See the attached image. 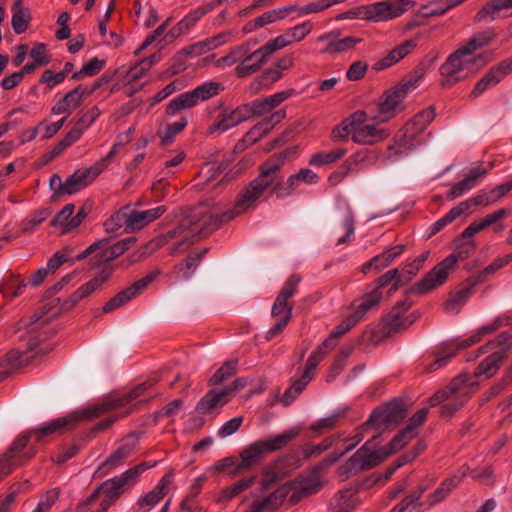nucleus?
Listing matches in <instances>:
<instances>
[{"instance_id": "obj_44", "label": "nucleus", "mask_w": 512, "mask_h": 512, "mask_svg": "<svg viewBox=\"0 0 512 512\" xmlns=\"http://www.w3.org/2000/svg\"><path fill=\"white\" fill-rule=\"evenodd\" d=\"M347 153L346 148H336L332 151L328 152H318L309 158V165L315 166V167H321L324 165H329L336 163L340 159H342Z\"/></svg>"}, {"instance_id": "obj_5", "label": "nucleus", "mask_w": 512, "mask_h": 512, "mask_svg": "<svg viewBox=\"0 0 512 512\" xmlns=\"http://www.w3.org/2000/svg\"><path fill=\"white\" fill-rule=\"evenodd\" d=\"M377 439L378 435H374L349 457L341 467V475L349 478L361 471L370 470L385 461L389 455H386L384 446L374 450L377 446Z\"/></svg>"}, {"instance_id": "obj_54", "label": "nucleus", "mask_w": 512, "mask_h": 512, "mask_svg": "<svg viewBox=\"0 0 512 512\" xmlns=\"http://www.w3.org/2000/svg\"><path fill=\"white\" fill-rule=\"evenodd\" d=\"M405 250V245H396L384 252L373 257V262L376 263V270L380 271L389 266L397 257H399Z\"/></svg>"}, {"instance_id": "obj_7", "label": "nucleus", "mask_w": 512, "mask_h": 512, "mask_svg": "<svg viewBox=\"0 0 512 512\" xmlns=\"http://www.w3.org/2000/svg\"><path fill=\"white\" fill-rule=\"evenodd\" d=\"M242 214L237 210L235 203L233 208L224 212H215L206 207H199L189 216V225L192 232L208 235L218 229L222 224L233 220Z\"/></svg>"}, {"instance_id": "obj_2", "label": "nucleus", "mask_w": 512, "mask_h": 512, "mask_svg": "<svg viewBox=\"0 0 512 512\" xmlns=\"http://www.w3.org/2000/svg\"><path fill=\"white\" fill-rule=\"evenodd\" d=\"M292 153L291 149L283 150L271 155L258 166V175L243 187L236 199L237 210L245 213L250 207L256 205L266 193L275 195L278 199L279 172L285 160Z\"/></svg>"}, {"instance_id": "obj_58", "label": "nucleus", "mask_w": 512, "mask_h": 512, "mask_svg": "<svg viewBox=\"0 0 512 512\" xmlns=\"http://www.w3.org/2000/svg\"><path fill=\"white\" fill-rule=\"evenodd\" d=\"M294 487V483L287 482L267 496L272 503V511L278 509L286 499L288 500Z\"/></svg>"}, {"instance_id": "obj_24", "label": "nucleus", "mask_w": 512, "mask_h": 512, "mask_svg": "<svg viewBox=\"0 0 512 512\" xmlns=\"http://www.w3.org/2000/svg\"><path fill=\"white\" fill-rule=\"evenodd\" d=\"M85 94H87V91L82 85L76 86L52 106V114L58 115L66 113L70 115L73 110L81 106Z\"/></svg>"}, {"instance_id": "obj_11", "label": "nucleus", "mask_w": 512, "mask_h": 512, "mask_svg": "<svg viewBox=\"0 0 512 512\" xmlns=\"http://www.w3.org/2000/svg\"><path fill=\"white\" fill-rule=\"evenodd\" d=\"M158 274V271L150 272L145 277L118 292L103 306V312L110 313L140 295L156 279Z\"/></svg>"}, {"instance_id": "obj_6", "label": "nucleus", "mask_w": 512, "mask_h": 512, "mask_svg": "<svg viewBox=\"0 0 512 512\" xmlns=\"http://www.w3.org/2000/svg\"><path fill=\"white\" fill-rule=\"evenodd\" d=\"M407 406L402 398H393L376 407L368 420L361 425L362 429L374 428L378 438L387 429L398 425L407 416Z\"/></svg>"}, {"instance_id": "obj_51", "label": "nucleus", "mask_w": 512, "mask_h": 512, "mask_svg": "<svg viewBox=\"0 0 512 512\" xmlns=\"http://www.w3.org/2000/svg\"><path fill=\"white\" fill-rule=\"evenodd\" d=\"M51 214L50 208H41L34 211L29 217L21 221L20 228L23 233L33 232Z\"/></svg>"}, {"instance_id": "obj_64", "label": "nucleus", "mask_w": 512, "mask_h": 512, "mask_svg": "<svg viewBox=\"0 0 512 512\" xmlns=\"http://www.w3.org/2000/svg\"><path fill=\"white\" fill-rule=\"evenodd\" d=\"M166 494L167 491L163 489V485H156L150 492L139 498L137 504L140 508L145 506L153 507L162 500Z\"/></svg>"}, {"instance_id": "obj_41", "label": "nucleus", "mask_w": 512, "mask_h": 512, "mask_svg": "<svg viewBox=\"0 0 512 512\" xmlns=\"http://www.w3.org/2000/svg\"><path fill=\"white\" fill-rule=\"evenodd\" d=\"M291 44V40L289 35L286 33L284 35L277 36L276 38L269 40L265 45L261 46L259 49L255 50L252 53H249L246 60H252L254 57H258L259 54H262V57H267L273 54L275 51L282 49Z\"/></svg>"}, {"instance_id": "obj_53", "label": "nucleus", "mask_w": 512, "mask_h": 512, "mask_svg": "<svg viewBox=\"0 0 512 512\" xmlns=\"http://www.w3.org/2000/svg\"><path fill=\"white\" fill-rule=\"evenodd\" d=\"M360 488L361 487H358L355 490L347 488L338 491L333 498L335 508L340 511L347 510V512H352L355 508V503L352 498L358 493Z\"/></svg>"}, {"instance_id": "obj_62", "label": "nucleus", "mask_w": 512, "mask_h": 512, "mask_svg": "<svg viewBox=\"0 0 512 512\" xmlns=\"http://www.w3.org/2000/svg\"><path fill=\"white\" fill-rule=\"evenodd\" d=\"M342 415L340 413L329 415L325 418H321L310 426V431L318 436L324 430H330L337 426Z\"/></svg>"}, {"instance_id": "obj_56", "label": "nucleus", "mask_w": 512, "mask_h": 512, "mask_svg": "<svg viewBox=\"0 0 512 512\" xmlns=\"http://www.w3.org/2000/svg\"><path fill=\"white\" fill-rule=\"evenodd\" d=\"M223 89L224 88L221 83L210 81L197 86L193 89V92L198 102L199 100L206 101L218 95Z\"/></svg>"}, {"instance_id": "obj_46", "label": "nucleus", "mask_w": 512, "mask_h": 512, "mask_svg": "<svg viewBox=\"0 0 512 512\" xmlns=\"http://www.w3.org/2000/svg\"><path fill=\"white\" fill-rule=\"evenodd\" d=\"M416 436L417 432H412L410 427L403 428L384 446L386 455L391 456L403 449Z\"/></svg>"}, {"instance_id": "obj_55", "label": "nucleus", "mask_w": 512, "mask_h": 512, "mask_svg": "<svg viewBox=\"0 0 512 512\" xmlns=\"http://www.w3.org/2000/svg\"><path fill=\"white\" fill-rule=\"evenodd\" d=\"M249 54H245V56L240 61L241 63L235 68V73L237 77L244 78L247 77L257 71H259L262 65L265 63L266 58L262 57V54H259L258 57H254L255 62L252 64H248L250 60H246Z\"/></svg>"}, {"instance_id": "obj_34", "label": "nucleus", "mask_w": 512, "mask_h": 512, "mask_svg": "<svg viewBox=\"0 0 512 512\" xmlns=\"http://www.w3.org/2000/svg\"><path fill=\"white\" fill-rule=\"evenodd\" d=\"M512 8V0H492L487 2L475 14L474 22L481 23L486 20H495L499 17L500 11Z\"/></svg>"}, {"instance_id": "obj_27", "label": "nucleus", "mask_w": 512, "mask_h": 512, "mask_svg": "<svg viewBox=\"0 0 512 512\" xmlns=\"http://www.w3.org/2000/svg\"><path fill=\"white\" fill-rule=\"evenodd\" d=\"M415 47L416 42L414 40L409 39L404 41L403 43L389 51L385 57L378 60L373 65V69L376 71H381L391 67L392 65L402 60L405 56L410 54Z\"/></svg>"}, {"instance_id": "obj_60", "label": "nucleus", "mask_w": 512, "mask_h": 512, "mask_svg": "<svg viewBox=\"0 0 512 512\" xmlns=\"http://www.w3.org/2000/svg\"><path fill=\"white\" fill-rule=\"evenodd\" d=\"M300 181H298L296 173L291 174L286 181L283 175L279 172V184H278V199H284L291 196L298 188Z\"/></svg>"}, {"instance_id": "obj_49", "label": "nucleus", "mask_w": 512, "mask_h": 512, "mask_svg": "<svg viewBox=\"0 0 512 512\" xmlns=\"http://www.w3.org/2000/svg\"><path fill=\"white\" fill-rule=\"evenodd\" d=\"M346 160L352 169L356 170L358 168H364L365 166L375 164L378 160V154L373 150L363 148L349 156Z\"/></svg>"}, {"instance_id": "obj_30", "label": "nucleus", "mask_w": 512, "mask_h": 512, "mask_svg": "<svg viewBox=\"0 0 512 512\" xmlns=\"http://www.w3.org/2000/svg\"><path fill=\"white\" fill-rule=\"evenodd\" d=\"M487 173L488 170L480 166L471 168L469 174L464 179L455 183L450 188L449 192L447 193V197L451 200L460 197L475 186L478 178L486 175Z\"/></svg>"}, {"instance_id": "obj_35", "label": "nucleus", "mask_w": 512, "mask_h": 512, "mask_svg": "<svg viewBox=\"0 0 512 512\" xmlns=\"http://www.w3.org/2000/svg\"><path fill=\"white\" fill-rule=\"evenodd\" d=\"M464 476L465 473H463L462 476L453 475L444 479L440 486L428 496V505L431 507L446 499L452 490H454L460 484Z\"/></svg>"}, {"instance_id": "obj_1", "label": "nucleus", "mask_w": 512, "mask_h": 512, "mask_svg": "<svg viewBox=\"0 0 512 512\" xmlns=\"http://www.w3.org/2000/svg\"><path fill=\"white\" fill-rule=\"evenodd\" d=\"M437 57V55H427L415 69L407 74L397 85L386 90L378 103L368 107L370 120L376 125H379L388 122L399 112L403 111L405 108L403 104L404 99L411 90L419 85V82L424 77L427 70L432 67Z\"/></svg>"}, {"instance_id": "obj_19", "label": "nucleus", "mask_w": 512, "mask_h": 512, "mask_svg": "<svg viewBox=\"0 0 512 512\" xmlns=\"http://www.w3.org/2000/svg\"><path fill=\"white\" fill-rule=\"evenodd\" d=\"M413 305L409 299L398 301L391 311L384 318V324L388 328L387 333H395L402 329H407L414 323V319L404 317L403 314Z\"/></svg>"}, {"instance_id": "obj_37", "label": "nucleus", "mask_w": 512, "mask_h": 512, "mask_svg": "<svg viewBox=\"0 0 512 512\" xmlns=\"http://www.w3.org/2000/svg\"><path fill=\"white\" fill-rule=\"evenodd\" d=\"M12 20L11 25L16 34L24 33L31 20L30 12L23 6V0H15L12 6Z\"/></svg>"}, {"instance_id": "obj_13", "label": "nucleus", "mask_w": 512, "mask_h": 512, "mask_svg": "<svg viewBox=\"0 0 512 512\" xmlns=\"http://www.w3.org/2000/svg\"><path fill=\"white\" fill-rule=\"evenodd\" d=\"M32 435L30 430L22 433L14 440L6 452L0 456V470H2L4 466H9L12 472L15 467L24 464L34 456L32 452L21 453L27 446Z\"/></svg>"}, {"instance_id": "obj_23", "label": "nucleus", "mask_w": 512, "mask_h": 512, "mask_svg": "<svg viewBox=\"0 0 512 512\" xmlns=\"http://www.w3.org/2000/svg\"><path fill=\"white\" fill-rule=\"evenodd\" d=\"M363 6V20L380 22L394 19L403 14V10L393 11V4L389 1L375 2Z\"/></svg>"}, {"instance_id": "obj_14", "label": "nucleus", "mask_w": 512, "mask_h": 512, "mask_svg": "<svg viewBox=\"0 0 512 512\" xmlns=\"http://www.w3.org/2000/svg\"><path fill=\"white\" fill-rule=\"evenodd\" d=\"M420 121L413 117L402 129V135L394 138V143L388 146L390 157H401L410 151L415 137L422 133L427 127H421Z\"/></svg>"}, {"instance_id": "obj_59", "label": "nucleus", "mask_w": 512, "mask_h": 512, "mask_svg": "<svg viewBox=\"0 0 512 512\" xmlns=\"http://www.w3.org/2000/svg\"><path fill=\"white\" fill-rule=\"evenodd\" d=\"M336 438L334 436L326 437L321 443L319 444H312V443H306L302 447L303 456L306 459H309L313 456H319L326 450H328L334 443Z\"/></svg>"}, {"instance_id": "obj_18", "label": "nucleus", "mask_w": 512, "mask_h": 512, "mask_svg": "<svg viewBox=\"0 0 512 512\" xmlns=\"http://www.w3.org/2000/svg\"><path fill=\"white\" fill-rule=\"evenodd\" d=\"M512 70L505 62H499L497 65L492 66L484 76L475 84L474 88L469 94V99L474 100L482 95L489 88L499 84Z\"/></svg>"}, {"instance_id": "obj_15", "label": "nucleus", "mask_w": 512, "mask_h": 512, "mask_svg": "<svg viewBox=\"0 0 512 512\" xmlns=\"http://www.w3.org/2000/svg\"><path fill=\"white\" fill-rule=\"evenodd\" d=\"M301 281V276L298 274H292L285 281L283 287L278 293L272 308L271 315L272 317H282L287 315L288 312L292 314L293 303L289 302V299L292 298L297 292L298 285Z\"/></svg>"}, {"instance_id": "obj_39", "label": "nucleus", "mask_w": 512, "mask_h": 512, "mask_svg": "<svg viewBox=\"0 0 512 512\" xmlns=\"http://www.w3.org/2000/svg\"><path fill=\"white\" fill-rule=\"evenodd\" d=\"M381 299L380 294H376L375 291L366 288L364 295L352 303V306L355 308L354 313L362 319L369 310L379 305Z\"/></svg>"}, {"instance_id": "obj_10", "label": "nucleus", "mask_w": 512, "mask_h": 512, "mask_svg": "<svg viewBox=\"0 0 512 512\" xmlns=\"http://www.w3.org/2000/svg\"><path fill=\"white\" fill-rule=\"evenodd\" d=\"M479 341V336L474 333L467 339H456L443 343L442 346L433 353L435 360L425 367V371L427 373H431L443 366H446L448 362L456 356L459 350L466 349Z\"/></svg>"}, {"instance_id": "obj_28", "label": "nucleus", "mask_w": 512, "mask_h": 512, "mask_svg": "<svg viewBox=\"0 0 512 512\" xmlns=\"http://www.w3.org/2000/svg\"><path fill=\"white\" fill-rule=\"evenodd\" d=\"M80 410L77 412L76 419L69 417H60L53 419L52 421L44 424L42 427L37 429H32L31 432L36 436L37 440H41L42 438L55 434V433H63L67 430L68 427L72 426L78 421H83L84 419H80Z\"/></svg>"}, {"instance_id": "obj_21", "label": "nucleus", "mask_w": 512, "mask_h": 512, "mask_svg": "<svg viewBox=\"0 0 512 512\" xmlns=\"http://www.w3.org/2000/svg\"><path fill=\"white\" fill-rule=\"evenodd\" d=\"M139 445V434L131 432L125 436L119 447L103 462V467L114 469L120 466L125 459L133 455Z\"/></svg>"}, {"instance_id": "obj_20", "label": "nucleus", "mask_w": 512, "mask_h": 512, "mask_svg": "<svg viewBox=\"0 0 512 512\" xmlns=\"http://www.w3.org/2000/svg\"><path fill=\"white\" fill-rule=\"evenodd\" d=\"M266 453L262 442L257 440L246 446L240 453V461L229 472L230 475L236 476L244 473L261 462L263 455Z\"/></svg>"}, {"instance_id": "obj_12", "label": "nucleus", "mask_w": 512, "mask_h": 512, "mask_svg": "<svg viewBox=\"0 0 512 512\" xmlns=\"http://www.w3.org/2000/svg\"><path fill=\"white\" fill-rule=\"evenodd\" d=\"M112 274L113 267L105 266L97 276L83 284L67 299H65L60 306V311L66 312L74 308L81 299L88 297L95 290L99 289L106 281H108Z\"/></svg>"}, {"instance_id": "obj_40", "label": "nucleus", "mask_w": 512, "mask_h": 512, "mask_svg": "<svg viewBox=\"0 0 512 512\" xmlns=\"http://www.w3.org/2000/svg\"><path fill=\"white\" fill-rule=\"evenodd\" d=\"M497 33L494 28H488L484 31L474 34L466 44H464L463 51H466L469 55L474 53L476 50L489 45L495 38Z\"/></svg>"}, {"instance_id": "obj_8", "label": "nucleus", "mask_w": 512, "mask_h": 512, "mask_svg": "<svg viewBox=\"0 0 512 512\" xmlns=\"http://www.w3.org/2000/svg\"><path fill=\"white\" fill-rule=\"evenodd\" d=\"M158 379H148L145 382L136 385L131 391L128 393H125L122 396H111L107 400L103 401L102 403L89 406L87 408L82 409L80 412V419H94L102 414L125 407L129 403H131L133 400H136L138 397H140L146 390L151 388Z\"/></svg>"}, {"instance_id": "obj_52", "label": "nucleus", "mask_w": 512, "mask_h": 512, "mask_svg": "<svg viewBox=\"0 0 512 512\" xmlns=\"http://www.w3.org/2000/svg\"><path fill=\"white\" fill-rule=\"evenodd\" d=\"M238 360L225 361L222 366L210 377L209 385L216 386L222 384L225 380L232 377L237 371Z\"/></svg>"}, {"instance_id": "obj_63", "label": "nucleus", "mask_w": 512, "mask_h": 512, "mask_svg": "<svg viewBox=\"0 0 512 512\" xmlns=\"http://www.w3.org/2000/svg\"><path fill=\"white\" fill-rule=\"evenodd\" d=\"M468 381V378L466 375H457L456 377H454L450 383L444 387L443 389L445 390V392L447 393V395L452 398L454 396H458L462 393H470L469 392V389L466 385Z\"/></svg>"}, {"instance_id": "obj_29", "label": "nucleus", "mask_w": 512, "mask_h": 512, "mask_svg": "<svg viewBox=\"0 0 512 512\" xmlns=\"http://www.w3.org/2000/svg\"><path fill=\"white\" fill-rule=\"evenodd\" d=\"M388 129H378L376 125H364L355 129L353 133V142L362 145H373L390 136Z\"/></svg>"}, {"instance_id": "obj_50", "label": "nucleus", "mask_w": 512, "mask_h": 512, "mask_svg": "<svg viewBox=\"0 0 512 512\" xmlns=\"http://www.w3.org/2000/svg\"><path fill=\"white\" fill-rule=\"evenodd\" d=\"M208 250V248H204L196 253L189 254L183 262L178 264V271L182 273L183 278L189 279L192 276Z\"/></svg>"}, {"instance_id": "obj_43", "label": "nucleus", "mask_w": 512, "mask_h": 512, "mask_svg": "<svg viewBox=\"0 0 512 512\" xmlns=\"http://www.w3.org/2000/svg\"><path fill=\"white\" fill-rule=\"evenodd\" d=\"M27 284L19 275L10 274L1 284L0 292L5 298H15L21 295Z\"/></svg>"}, {"instance_id": "obj_22", "label": "nucleus", "mask_w": 512, "mask_h": 512, "mask_svg": "<svg viewBox=\"0 0 512 512\" xmlns=\"http://www.w3.org/2000/svg\"><path fill=\"white\" fill-rule=\"evenodd\" d=\"M318 41H328L326 47L322 50L324 54H338L353 49L356 44L362 41L361 38L347 36L339 38L338 31H331L318 37Z\"/></svg>"}, {"instance_id": "obj_9", "label": "nucleus", "mask_w": 512, "mask_h": 512, "mask_svg": "<svg viewBox=\"0 0 512 512\" xmlns=\"http://www.w3.org/2000/svg\"><path fill=\"white\" fill-rule=\"evenodd\" d=\"M467 55L469 54L466 51H463V47L461 46L451 53L446 61L440 66L439 72L443 77L441 81V86L443 88L449 89L466 78L462 73L467 63H475L477 60L485 59V55L479 54L476 58L467 62L464 60V57Z\"/></svg>"}, {"instance_id": "obj_25", "label": "nucleus", "mask_w": 512, "mask_h": 512, "mask_svg": "<svg viewBox=\"0 0 512 512\" xmlns=\"http://www.w3.org/2000/svg\"><path fill=\"white\" fill-rule=\"evenodd\" d=\"M404 285L405 282H403V275H400L398 268H393L379 276L372 283L368 284L367 289H371L372 291H375L376 294H380L382 296V289L390 286L388 289V294L392 295Z\"/></svg>"}, {"instance_id": "obj_3", "label": "nucleus", "mask_w": 512, "mask_h": 512, "mask_svg": "<svg viewBox=\"0 0 512 512\" xmlns=\"http://www.w3.org/2000/svg\"><path fill=\"white\" fill-rule=\"evenodd\" d=\"M456 249L446 258L435 265L420 281L416 282L405 291L406 295H425L438 286L443 285L451 271L456 267L458 261H464L476 250L474 240L460 241L454 243Z\"/></svg>"}, {"instance_id": "obj_47", "label": "nucleus", "mask_w": 512, "mask_h": 512, "mask_svg": "<svg viewBox=\"0 0 512 512\" xmlns=\"http://www.w3.org/2000/svg\"><path fill=\"white\" fill-rule=\"evenodd\" d=\"M471 393H462L445 401L440 407V416L445 419L452 418L470 400Z\"/></svg>"}, {"instance_id": "obj_61", "label": "nucleus", "mask_w": 512, "mask_h": 512, "mask_svg": "<svg viewBox=\"0 0 512 512\" xmlns=\"http://www.w3.org/2000/svg\"><path fill=\"white\" fill-rule=\"evenodd\" d=\"M237 122L233 117L232 113H222L217 116L216 121L209 126L208 133L213 134L215 132H225L228 129L237 126Z\"/></svg>"}, {"instance_id": "obj_36", "label": "nucleus", "mask_w": 512, "mask_h": 512, "mask_svg": "<svg viewBox=\"0 0 512 512\" xmlns=\"http://www.w3.org/2000/svg\"><path fill=\"white\" fill-rule=\"evenodd\" d=\"M301 432L300 427H293L289 430L284 431L283 433L276 435L275 437L267 440H260L262 445L266 451L275 452L281 450L286 447L293 439H295Z\"/></svg>"}, {"instance_id": "obj_4", "label": "nucleus", "mask_w": 512, "mask_h": 512, "mask_svg": "<svg viewBox=\"0 0 512 512\" xmlns=\"http://www.w3.org/2000/svg\"><path fill=\"white\" fill-rule=\"evenodd\" d=\"M156 463L149 465L142 462L132 468L127 469L121 475L108 479L100 484L103 499L100 503V512H106L124 492L136 483L137 478L148 468Z\"/></svg>"}, {"instance_id": "obj_42", "label": "nucleus", "mask_w": 512, "mask_h": 512, "mask_svg": "<svg viewBox=\"0 0 512 512\" xmlns=\"http://www.w3.org/2000/svg\"><path fill=\"white\" fill-rule=\"evenodd\" d=\"M197 100L193 90L182 93L172 99L166 106L165 113L168 116L175 115L178 111L182 109H189L194 107L197 104Z\"/></svg>"}, {"instance_id": "obj_16", "label": "nucleus", "mask_w": 512, "mask_h": 512, "mask_svg": "<svg viewBox=\"0 0 512 512\" xmlns=\"http://www.w3.org/2000/svg\"><path fill=\"white\" fill-rule=\"evenodd\" d=\"M321 472L322 471L316 470L315 465L312 469L311 475L299 480L291 481L290 483H294L295 487L288 498V504L295 505L308 495L317 493L323 486V482L320 477Z\"/></svg>"}, {"instance_id": "obj_26", "label": "nucleus", "mask_w": 512, "mask_h": 512, "mask_svg": "<svg viewBox=\"0 0 512 512\" xmlns=\"http://www.w3.org/2000/svg\"><path fill=\"white\" fill-rule=\"evenodd\" d=\"M509 348V346H505L493 352L480 362L475 369V377H480L482 375H485L487 378L493 377L498 372L503 362L508 358Z\"/></svg>"}, {"instance_id": "obj_38", "label": "nucleus", "mask_w": 512, "mask_h": 512, "mask_svg": "<svg viewBox=\"0 0 512 512\" xmlns=\"http://www.w3.org/2000/svg\"><path fill=\"white\" fill-rule=\"evenodd\" d=\"M474 287L475 286L467 284V286L461 287L459 290L450 293L449 299L444 304V310L447 313L458 314L472 295Z\"/></svg>"}, {"instance_id": "obj_45", "label": "nucleus", "mask_w": 512, "mask_h": 512, "mask_svg": "<svg viewBox=\"0 0 512 512\" xmlns=\"http://www.w3.org/2000/svg\"><path fill=\"white\" fill-rule=\"evenodd\" d=\"M466 205L457 204L452 209L449 210L443 217L438 219L434 224H432L427 230V238H431L441 230H443L447 225L452 223L455 219L460 217L463 214V208Z\"/></svg>"}, {"instance_id": "obj_31", "label": "nucleus", "mask_w": 512, "mask_h": 512, "mask_svg": "<svg viewBox=\"0 0 512 512\" xmlns=\"http://www.w3.org/2000/svg\"><path fill=\"white\" fill-rule=\"evenodd\" d=\"M229 398L223 388L219 391L209 390L197 403L195 411L198 414H210L217 406H223L228 403Z\"/></svg>"}, {"instance_id": "obj_48", "label": "nucleus", "mask_w": 512, "mask_h": 512, "mask_svg": "<svg viewBox=\"0 0 512 512\" xmlns=\"http://www.w3.org/2000/svg\"><path fill=\"white\" fill-rule=\"evenodd\" d=\"M353 352V347L343 346L336 355L327 373L326 381L332 382L343 371L346 366L347 359Z\"/></svg>"}, {"instance_id": "obj_57", "label": "nucleus", "mask_w": 512, "mask_h": 512, "mask_svg": "<svg viewBox=\"0 0 512 512\" xmlns=\"http://www.w3.org/2000/svg\"><path fill=\"white\" fill-rule=\"evenodd\" d=\"M188 121L182 117L179 121L168 124L163 133H159L162 146H168L173 141L176 135L180 134L187 126Z\"/></svg>"}, {"instance_id": "obj_17", "label": "nucleus", "mask_w": 512, "mask_h": 512, "mask_svg": "<svg viewBox=\"0 0 512 512\" xmlns=\"http://www.w3.org/2000/svg\"><path fill=\"white\" fill-rule=\"evenodd\" d=\"M103 163H95L86 169H78L64 182V195H72L87 187L103 172Z\"/></svg>"}, {"instance_id": "obj_32", "label": "nucleus", "mask_w": 512, "mask_h": 512, "mask_svg": "<svg viewBox=\"0 0 512 512\" xmlns=\"http://www.w3.org/2000/svg\"><path fill=\"white\" fill-rule=\"evenodd\" d=\"M166 210L167 208L164 205L145 211H137L131 208L130 224L132 225V233L141 230L149 223L160 218Z\"/></svg>"}, {"instance_id": "obj_33", "label": "nucleus", "mask_w": 512, "mask_h": 512, "mask_svg": "<svg viewBox=\"0 0 512 512\" xmlns=\"http://www.w3.org/2000/svg\"><path fill=\"white\" fill-rule=\"evenodd\" d=\"M131 206L125 205L118 211L113 213L105 222L106 232L113 233L124 227L125 232L132 233V225L130 224Z\"/></svg>"}]
</instances>
